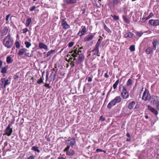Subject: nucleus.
Segmentation results:
<instances>
[{"instance_id": "f257e3e1", "label": "nucleus", "mask_w": 159, "mask_h": 159, "mask_svg": "<svg viewBox=\"0 0 159 159\" xmlns=\"http://www.w3.org/2000/svg\"><path fill=\"white\" fill-rule=\"evenodd\" d=\"M2 42L3 45L6 47L9 48L13 46L14 40L11 35L9 34L4 38Z\"/></svg>"}, {"instance_id": "f03ea898", "label": "nucleus", "mask_w": 159, "mask_h": 159, "mask_svg": "<svg viewBox=\"0 0 159 159\" xmlns=\"http://www.w3.org/2000/svg\"><path fill=\"white\" fill-rule=\"evenodd\" d=\"M119 89L121 92V97L123 99H126L129 97L128 93L125 87L123 84L120 85Z\"/></svg>"}, {"instance_id": "7ed1b4c3", "label": "nucleus", "mask_w": 159, "mask_h": 159, "mask_svg": "<svg viewBox=\"0 0 159 159\" xmlns=\"http://www.w3.org/2000/svg\"><path fill=\"white\" fill-rule=\"evenodd\" d=\"M78 47L75 46L74 47L73 49L71 50V51L69 52V53H72L71 55L73 57H75L76 56L77 53L79 52H81V51L80 50L81 49H83V47H81L80 48H79V46H77Z\"/></svg>"}, {"instance_id": "20e7f679", "label": "nucleus", "mask_w": 159, "mask_h": 159, "mask_svg": "<svg viewBox=\"0 0 159 159\" xmlns=\"http://www.w3.org/2000/svg\"><path fill=\"white\" fill-rule=\"evenodd\" d=\"M76 55V56L75 57H74V58L73 59V61H75L76 59L75 57H77L78 55V61L76 62V64H80L82 62L84 59L85 56L84 55L83 53H82V52H79Z\"/></svg>"}, {"instance_id": "39448f33", "label": "nucleus", "mask_w": 159, "mask_h": 159, "mask_svg": "<svg viewBox=\"0 0 159 159\" xmlns=\"http://www.w3.org/2000/svg\"><path fill=\"white\" fill-rule=\"evenodd\" d=\"M151 98V95L148 90L145 89L142 97V99L145 101H149Z\"/></svg>"}, {"instance_id": "423d86ee", "label": "nucleus", "mask_w": 159, "mask_h": 159, "mask_svg": "<svg viewBox=\"0 0 159 159\" xmlns=\"http://www.w3.org/2000/svg\"><path fill=\"white\" fill-rule=\"evenodd\" d=\"M70 148L69 146H67L64 149L63 151L66 152V154L67 155L70 156H73L75 153V152L73 149Z\"/></svg>"}, {"instance_id": "0eeeda50", "label": "nucleus", "mask_w": 159, "mask_h": 159, "mask_svg": "<svg viewBox=\"0 0 159 159\" xmlns=\"http://www.w3.org/2000/svg\"><path fill=\"white\" fill-rule=\"evenodd\" d=\"M11 125L9 124L4 130L5 133L4 135H7L8 136H10L13 132L12 129L11 128Z\"/></svg>"}, {"instance_id": "6e6552de", "label": "nucleus", "mask_w": 159, "mask_h": 159, "mask_svg": "<svg viewBox=\"0 0 159 159\" xmlns=\"http://www.w3.org/2000/svg\"><path fill=\"white\" fill-rule=\"evenodd\" d=\"M76 140L75 138L73 137L72 138H68V139L66 141V143L67 145V146H73L75 143Z\"/></svg>"}, {"instance_id": "1a4fd4ad", "label": "nucleus", "mask_w": 159, "mask_h": 159, "mask_svg": "<svg viewBox=\"0 0 159 159\" xmlns=\"http://www.w3.org/2000/svg\"><path fill=\"white\" fill-rule=\"evenodd\" d=\"M148 23L152 25L157 26L159 25V19H151L149 20Z\"/></svg>"}, {"instance_id": "9d476101", "label": "nucleus", "mask_w": 159, "mask_h": 159, "mask_svg": "<svg viewBox=\"0 0 159 159\" xmlns=\"http://www.w3.org/2000/svg\"><path fill=\"white\" fill-rule=\"evenodd\" d=\"M152 99L153 100V103L156 104V108L159 110V102L158 101V97L157 96H152Z\"/></svg>"}, {"instance_id": "9b49d317", "label": "nucleus", "mask_w": 159, "mask_h": 159, "mask_svg": "<svg viewBox=\"0 0 159 159\" xmlns=\"http://www.w3.org/2000/svg\"><path fill=\"white\" fill-rule=\"evenodd\" d=\"M61 22L62 26L64 30H66L70 28V26L67 23L66 21L64 19L61 20Z\"/></svg>"}, {"instance_id": "f8f14e48", "label": "nucleus", "mask_w": 159, "mask_h": 159, "mask_svg": "<svg viewBox=\"0 0 159 159\" xmlns=\"http://www.w3.org/2000/svg\"><path fill=\"white\" fill-rule=\"evenodd\" d=\"M81 28L82 30L80 31L77 34V35L78 36H81L84 35L85 34V33L87 31L85 26H82Z\"/></svg>"}, {"instance_id": "ddd939ff", "label": "nucleus", "mask_w": 159, "mask_h": 159, "mask_svg": "<svg viewBox=\"0 0 159 159\" xmlns=\"http://www.w3.org/2000/svg\"><path fill=\"white\" fill-rule=\"evenodd\" d=\"M99 47L95 46L94 49L92 51L93 55H97L98 57L100 56L99 54Z\"/></svg>"}, {"instance_id": "4468645a", "label": "nucleus", "mask_w": 159, "mask_h": 159, "mask_svg": "<svg viewBox=\"0 0 159 159\" xmlns=\"http://www.w3.org/2000/svg\"><path fill=\"white\" fill-rule=\"evenodd\" d=\"M8 31V29L7 26H5L1 30V33L2 36L7 35Z\"/></svg>"}, {"instance_id": "2eb2a0df", "label": "nucleus", "mask_w": 159, "mask_h": 159, "mask_svg": "<svg viewBox=\"0 0 159 159\" xmlns=\"http://www.w3.org/2000/svg\"><path fill=\"white\" fill-rule=\"evenodd\" d=\"M148 110L151 111L152 113L154 114L156 116H157L158 115V111L152 107L151 106L148 105Z\"/></svg>"}, {"instance_id": "dca6fc26", "label": "nucleus", "mask_w": 159, "mask_h": 159, "mask_svg": "<svg viewBox=\"0 0 159 159\" xmlns=\"http://www.w3.org/2000/svg\"><path fill=\"white\" fill-rule=\"evenodd\" d=\"M63 2L66 4H73L77 2V0H63Z\"/></svg>"}, {"instance_id": "f3484780", "label": "nucleus", "mask_w": 159, "mask_h": 159, "mask_svg": "<svg viewBox=\"0 0 159 159\" xmlns=\"http://www.w3.org/2000/svg\"><path fill=\"white\" fill-rule=\"evenodd\" d=\"M153 49L154 50L156 49V46L159 44L158 41L156 39H154L152 42Z\"/></svg>"}, {"instance_id": "a211bd4d", "label": "nucleus", "mask_w": 159, "mask_h": 159, "mask_svg": "<svg viewBox=\"0 0 159 159\" xmlns=\"http://www.w3.org/2000/svg\"><path fill=\"white\" fill-rule=\"evenodd\" d=\"M121 98L120 96H117L112 100L116 104L117 103H120L121 102Z\"/></svg>"}, {"instance_id": "6ab92c4d", "label": "nucleus", "mask_w": 159, "mask_h": 159, "mask_svg": "<svg viewBox=\"0 0 159 159\" xmlns=\"http://www.w3.org/2000/svg\"><path fill=\"white\" fill-rule=\"evenodd\" d=\"M94 35L92 34H89L86 36L84 38L85 41H88L91 40L93 38Z\"/></svg>"}, {"instance_id": "aec40b11", "label": "nucleus", "mask_w": 159, "mask_h": 159, "mask_svg": "<svg viewBox=\"0 0 159 159\" xmlns=\"http://www.w3.org/2000/svg\"><path fill=\"white\" fill-rule=\"evenodd\" d=\"M136 102L135 101H132L129 103V105L128 107V108L129 109H133L134 106L135 105Z\"/></svg>"}, {"instance_id": "412c9836", "label": "nucleus", "mask_w": 159, "mask_h": 159, "mask_svg": "<svg viewBox=\"0 0 159 159\" xmlns=\"http://www.w3.org/2000/svg\"><path fill=\"white\" fill-rule=\"evenodd\" d=\"M39 46L40 49H44L45 50H48V47L47 45L43 43H40Z\"/></svg>"}, {"instance_id": "4be33fe9", "label": "nucleus", "mask_w": 159, "mask_h": 159, "mask_svg": "<svg viewBox=\"0 0 159 159\" xmlns=\"http://www.w3.org/2000/svg\"><path fill=\"white\" fill-rule=\"evenodd\" d=\"M116 105V104L112 100L108 103L107 106V108L108 109H110Z\"/></svg>"}, {"instance_id": "5701e85b", "label": "nucleus", "mask_w": 159, "mask_h": 159, "mask_svg": "<svg viewBox=\"0 0 159 159\" xmlns=\"http://www.w3.org/2000/svg\"><path fill=\"white\" fill-rule=\"evenodd\" d=\"M134 34L131 32L126 33L124 34V37L125 38H132Z\"/></svg>"}, {"instance_id": "b1692460", "label": "nucleus", "mask_w": 159, "mask_h": 159, "mask_svg": "<svg viewBox=\"0 0 159 159\" xmlns=\"http://www.w3.org/2000/svg\"><path fill=\"white\" fill-rule=\"evenodd\" d=\"M26 49L25 48H23L20 49L17 53V55L21 56L24 54L26 51Z\"/></svg>"}, {"instance_id": "393cba45", "label": "nucleus", "mask_w": 159, "mask_h": 159, "mask_svg": "<svg viewBox=\"0 0 159 159\" xmlns=\"http://www.w3.org/2000/svg\"><path fill=\"white\" fill-rule=\"evenodd\" d=\"M56 73L54 74L53 72H52V73L50 74V77H52L51 80H50V81H51L52 80L53 81H54L56 78Z\"/></svg>"}, {"instance_id": "a878e982", "label": "nucleus", "mask_w": 159, "mask_h": 159, "mask_svg": "<svg viewBox=\"0 0 159 159\" xmlns=\"http://www.w3.org/2000/svg\"><path fill=\"white\" fill-rule=\"evenodd\" d=\"M32 22V19L31 18H29L27 19L26 20V23L25 24V26L26 27H28L30 25V23Z\"/></svg>"}, {"instance_id": "bb28decb", "label": "nucleus", "mask_w": 159, "mask_h": 159, "mask_svg": "<svg viewBox=\"0 0 159 159\" xmlns=\"http://www.w3.org/2000/svg\"><path fill=\"white\" fill-rule=\"evenodd\" d=\"M13 60L10 56H8L7 57L6 61L7 63L9 64L12 62Z\"/></svg>"}, {"instance_id": "cd10ccee", "label": "nucleus", "mask_w": 159, "mask_h": 159, "mask_svg": "<svg viewBox=\"0 0 159 159\" xmlns=\"http://www.w3.org/2000/svg\"><path fill=\"white\" fill-rule=\"evenodd\" d=\"M123 19L125 23L129 24L130 23V21L128 19V18L127 17L124 15L122 16Z\"/></svg>"}, {"instance_id": "c85d7f7f", "label": "nucleus", "mask_w": 159, "mask_h": 159, "mask_svg": "<svg viewBox=\"0 0 159 159\" xmlns=\"http://www.w3.org/2000/svg\"><path fill=\"white\" fill-rule=\"evenodd\" d=\"M113 6L117 5L118 4H121V2L120 0H113Z\"/></svg>"}, {"instance_id": "c756f323", "label": "nucleus", "mask_w": 159, "mask_h": 159, "mask_svg": "<svg viewBox=\"0 0 159 159\" xmlns=\"http://www.w3.org/2000/svg\"><path fill=\"white\" fill-rule=\"evenodd\" d=\"M152 51V48L151 47H148L146 49L145 52L147 54H149L151 53Z\"/></svg>"}, {"instance_id": "7c9ffc66", "label": "nucleus", "mask_w": 159, "mask_h": 159, "mask_svg": "<svg viewBox=\"0 0 159 159\" xmlns=\"http://www.w3.org/2000/svg\"><path fill=\"white\" fill-rule=\"evenodd\" d=\"M31 150L35 151H37L38 153H39L40 152V150L39 149V148L37 146H33Z\"/></svg>"}, {"instance_id": "2f4dec72", "label": "nucleus", "mask_w": 159, "mask_h": 159, "mask_svg": "<svg viewBox=\"0 0 159 159\" xmlns=\"http://www.w3.org/2000/svg\"><path fill=\"white\" fill-rule=\"evenodd\" d=\"M132 84V80L131 79H129L127 81L126 85L127 86H130Z\"/></svg>"}, {"instance_id": "473e14b6", "label": "nucleus", "mask_w": 159, "mask_h": 159, "mask_svg": "<svg viewBox=\"0 0 159 159\" xmlns=\"http://www.w3.org/2000/svg\"><path fill=\"white\" fill-rule=\"evenodd\" d=\"M119 79L118 80H117L116 82L115 83L113 84V89H115L117 88V85H118L119 83Z\"/></svg>"}, {"instance_id": "72a5a7b5", "label": "nucleus", "mask_w": 159, "mask_h": 159, "mask_svg": "<svg viewBox=\"0 0 159 159\" xmlns=\"http://www.w3.org/2000/svg\"><path fill=\"white\" fill-rule=\"evenodd\" d=\"M119 79L118 80H117L116 82L115 83L113 84V89H115L117 88V85H118L119 83Z\"/></svg>"}, {"instance_id": "f704fd0d", "label": "nucleus", "mask_w": 159, "mask_h": 159, "mask_svg": "<svg viewBox=\"0 0 159 159\" xmlns=\"http://www.w3.org/2000/svg\"><path fill=\"white\" fill-rule=\"evenodd\" d=\"M7 67L5 66L3 67L2 68L1 70V72L2 74H5L7 73Z\"/></svg>"}, {"instance_id": "c9c22d12", "label": "nucleus", "mask_w": 159, "mask_h": 159, "mask_svg": "<svg viewBox=\"0 0 159 159\" xmlns=\"http://www.w3.org/2000/svg\"><path fill=\"white\" fill-rule=\"evenodd\" d=\"M103 25L104 29L106 30V31L108 33L111 32L110 29L107 27V25L104 23Z\"/></svg>"}, {"instance_id": "e433bc0d", "label": "nucleus", "mask_w": 159, "mask_h": 159, "mask_svg": "<svg viewBox=\"0 0 159 159\" xmlns=\"http://www.w3.org/2000/svg\"><path fill=\"white\" fill-rule=\"evenodd\" d=\"M25 45L26 47L27 48H29L31 45V43L29 42L25 41Z\"/></svg>"}, {"instance_id": "4c0bfd02", "label": "nucleus", "mask_w": 159, "mask_h": 159, "mask_svg": "<svg viewBox=\"0 0 159 159\" xmlns=\"http://www.w3.org/2000/svg\"><path fill=\"white\" fill-rule=\"evenodd\" d=\"M111 16L113 17V19L114 20H118L119 19V17L118 16H116L115 15H111Z\"/></svg>"}, {"instance_id": "58836bf2", "label": "nucleus", "mask_w": 159, "mask_h": 159, "mask_svg": "<svg viewBox=\"0 0 159 159\" xmlns=\"http://www.w3.org/2000/svg\"><path fill=\"white\" fill-rule=\"evenodd\" d=\"M10 83V80L8 79L6 80L5 79V81L4 82V88H5L6 87V86L7 85H8Z\"/></svg>"}, {"instance_id": "ea45409f", "label": "nucleus", "mask_w": 159, "mask_h": 159, "mask_svg": "<svg viewBox=\"0 0 159 159\" xmlns=\"http://www.w3.org/2000/svg\"><path fill=\"white\" fill-rule=\"evenodd\" d=\"M5 78H2L1 80V85L2 86H3L4 87V82L5 81Z\"/></svg>"}, {"instance_id": "a19ab883", "label": "nucleus", "mask_w": 159, "mask_h": 159, "mask_svg": "<svg viewBox=\"0 0 159 159\" xmlns=\"http://www.w3.org/2000/svg\"><path fill=\"white\" fill-rule=\"evenodd\" d=\"M129 50L131 52H133L135 51V45H132L130 46V47L129 48Z\"/></svg>"}, {"instance_id": "79ce46f5", "label": "nucleus", "mask_w": 159, "mask_h": 159, "mask_svg": "<svg viewBox=\"0 0 159 159\" xmlns=\"http://www.w3.org/2000/svg\"><path fill=\"white\" fill-rule=\"evenodd\" d=\"M71 54L68 55V56H67V57H70L69 58V59L68 60H67V59H66V61H67L69 63L70 61H71L72 60V59H73V57H71V56H72L71 55L72 54V53H71Z\"/></svg>"}, {"instance_id": "37998d69", "label": "nucleus", "mask_w": 159, "mask_h": 159, "mask_svg": "<svg viewBox=\"0 0 159 159\" xmlns=\"http://www.w3.org/2000/svg\"><path fill=\"white\" fill-rule=\"evenodd\" d=\"M55 51V50H51L50 51H48L47 54V57H48V56L50 55L52 53L54 52Z\"/></svg>"}, {"instance_id": "c03bdc74", "label": "nucleus", "mask_w": 159, "mask_h": 159, "mask_svg": "<svg viewBox=\"0 0 159 159\" xmlns=\"http://www.w3.org/2000/svg\"><path fill=\"white\" fill-rule=\"evenodd\" d=\"M43 83V79L42 77L40 78L37 81V83L39 84H41Z\"/></svg>"}, {"instance_id": "a18cd8bd", "label": "nucleus", "mask_w": 159, "mask_h": 159, "mask_svg": "<svg viewBox=\"0 0 159 159\" xmlns=\"http://www.w3.org/2000/svg\"><path fill=\"white\" fill-rule=\"evenodd\" d=\"M15 45L17 48H19L20 47V44L18 41H16L15 43Z\"/></svg>"}, {"instance_id": "49530a36", "label": "nucleus", "mask_w": 159, "mask_h": 159, "mask_svg": "<svg viewBox=\"0 0 159 159\" xmlns=\"http://www.w3.org/2000/svg\"><path fill=\"white\" fill-rule=\"evenodd\" d=\"M101 39H99L95 46H96L99 47L101 43Z\"/></svg>"}, {"instance_id": "de8ad7c7", "label": "nucleus", "mask_w": 159, "mask_h": 159, "mask_svg": "<svg viewBox=\"0 0 159 159\" xmlns=\"http://www.w3.org/2000/svg\"><path fill=\"white\" fill-rule=\"evenodd\" d=\"M74 42H70L68 43V46L69 48H71L74 45Z\"/></svg>"}, {"instance_id": "09e8293b", "label": "nucleus", "mask_w": 159, "mask_h": 159, "mask_svg": "<svg viewBox=\"0 0 159 159\" xmlns=\"http://www.w3.org/2000/svg\"><path fill=\"white\" fill-rule=\"evenodd\" d=\"M25 55L28 57H30L33 56V54H30L29 53L27 52L25 53Z\"/></svg>"}, {"instance_id": "8fccbe9b", "label": "nucleus", "mask_w": 159, "mask_h": 159, "mask_svg": "<svg viewBox=\"0 0 159 159\" xmlns=\"http://www.w3.org/2000/svg\"><path fill=\"white\" fill-rule=\"evenodd\" d=\"M22 31H23L22 33L23 34H25V33H26V32H27L28 31V30L27 28H25L23 29L22 30Z\"/></svg>"}, {"instance_id": "3c124183", "label": "nucleus", "mask_w": 159, "mask_h": 159, "mask_svg": "<svg viewBox=\"0 0 159 159\" xmlns=\"http://www.w3.org/2000/svg\"><path fill=\"white\" fill-rule=\"evenodd\" d=\"M36 8V7L35 6H33L31 7L30 8V11H32L35 10Z\"/></svg>"}, {"instance_id": "603ef678", "label": "nucleus", "mask_w": 159, "mask_h": 159, "mask_svg": "<svg viewBox=\"0 0 159 159\" xmlns=\"http://www.w3.org/2000/svg\"><path fill=\"white\" fill-rule=\"evenodd\" d=\"M143 33H139V32H137L136 33V35L139 37L143 35Z\"/></svg>"}, {"instance_id": "864d4df0", "label": "nucleus", "mask_w": 159, "mask_h": 159, "mask_svg": "<svg viewBox=\"0 0 159 159\" xmlns=\"http://www.w3.org/2000/svg\"><path fill=\"white\" fill-rule=\"evenodd\" d=\"M11 14H9L6 16V20L7 21H8L9 18V17L11 16Z\"/></svg>"}, {"instance_id": "5fc2aeb1", "label": "nucleus", "mask_w": 159, "mask_h": 159, "mask_svg": "<svg viewBox=\"0 0 159 159\" xmlns=\"http://www.w3.org/2000/svg\"><path fill=\"white\" fill-rule=\"evenodd\" d=\"M70 64L72 68L74 67L75 66V62L74 61H71Z\"/></svg>"}, {"instance_id": "6e6d98bb", "label": "nucleus", "mask_w": 159, "mask_h": 159, "mask_svg": "<svg viewBox=\"0 0 159 159\" xmlns=\"http://www.w3.org/2000/svg\"><path fill=\"white\" fill-rule=\"evenodd\" d=\"M35 157L33 155H30L27 159H34Z\"/></svg>"}, {"instance_id": "4d7b16f0", "label": "nucleus", "mask_w": 159, "mask_h": 159, "mask_svg": "<svg viewBox=\"0 0 159 159\" xmlns=\"http://www.w3.org/2000/svg\"><path fill=\"white\" fill-rule=\"evenodd\" d=\"M139 107L140 106L139 104L138 103H137L136 104H135V106L134 109H138L139 108Z\"/></svg>"}, {"instance_id": "13d9d810", "label": "nucleus", "mask_w": 159, "mask_h": 159, "mask_svg": "<svg viewBox=\"0 0 159 159\" xmlns=\"http://www.w3.org/2000/svg\"><path fill=\"white\" fill-rule=\"evenodd\" d=\"M52 70L53 71H55V73H56L57 72L58 70V69L57 68V66H55L54 68L52 69Z\"/></svg>"}, {"instance_id": "bf43d9fd", "label": "nucleus", "mask_w": 159, "mask_h": 159, "mask_svg": "<svg viewBox=\"0 0 159 159\" xmlns=\"http://www.w3.org/2000/svg\"><path fill=\"white\" fill-rule=\"evenodd\" d=\"M44 86L46 87L47 88H49V89H50V88L49 84H47L45 83L44 84Z\"/></svg>"}, {"instance_id": "052dcab7", "label": "nucleus", "mask_w": 159, "mask_h": 159, "mask_svg": "<svg viewBox=\"0 0 159 159\" xmlns=\"http://www.w3.org/2000/svg\"><path fill=\"white\" fill-rule=\"evenodd\" d=\"M105 120V119L104 118L103 116H101L100 117V120L103 121Z\"/></svg>"}, {"instance_id": "680f3d73", "label": "nucleus", "mask_w": 159, "mask_h": 159, "mask_svg": "<svg viewBox=\"0 0 159 159\" xmlns=\"http://www.w3.org/2000/svg\"><path fill=\"white\" fill-rule=\"evenodd\" d=\"M86 79H87L88 81V82H91L92 80V78L89 77H87Z\"/></svg>"}, {"instance_id": "e2e57ef3", "label": "nucleus", "mask_w": 159, "mask_h": 159, "mask_svg": "<svg viewBox=\"0 0 159 159\" xmlns=\"http://www.w3.org/2000/svg\"><path fill=\"white\" fill-rule=\"evenodd\" d=\"M103 151V150L99 148H97L96 150V151L97 152H102Z\"/></svg>"}, {"instance_id": "0e129e2a", "label": "nucleus", "mask_w": 159, "mask_h": 159, "mask_svg": "<svg viewBox=\"0 0 159 159\" xmlns=\"http://www.w3.org/2000/svg\"><path fill=\"white\" fill-rule=\"evenodd\" d=\"M24 122V119L22 118L21 119L20 121V125H22L23 124Z\"/></svg>"}, {"instance_id": "69168bd1", "label": "nucleus", "mask_w": 159, "mask_h": 159, "mask_svg": "<svg viewBox=\"0 0 159 159\" xmlns=\"http://www.w3.org/2000/svg\"><path fill=\"white\" fill-rule=\"evenodd\" d=\"M48 74L46 73V81H47L48 80Z\"/></svg>"}, {"instance_id": "338daca9", "label": "nucleus", "mask_w": 159, "mask_h": 159, "mask_svg": "<svg viewBox=\"0 0 159 159\" xmlns=\"http://www.w3.org/2000/svg\"><path fill=\"white\" fill-rule=\"evenodd\" d=\"M148 16L150 17L151 18L153 16V14L152 13H151L149 14Z\"/></svg>"}, {"instance_id": "774afa93", "label": "nucleus", "mask_w": 159, "mask_h": 159, "mask_svg": "<svg viewBox=\"0 0 159 159\" xmlns=\"http://www.w3.org/2000/svg\"><path fill=\"white\" fill-rule=\"evenodd\" d=\"M104 77L106 78H108L109 76L107 73H105L104 74Z\"/></svg>"}]
</instances>
